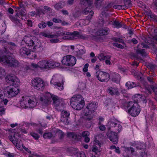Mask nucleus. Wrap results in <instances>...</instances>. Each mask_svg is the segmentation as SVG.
<instances>
[{"label": "nucleus", "mask_w": 157, "mask_h": 157, "mask_svg": "<svg viewBox=\"0 0 157 157\" xmlns=\"http://www.w3.org/2000/svg\"><path fill=\"white\" fill-rule=\"evenodd\" d=\"M4 52L7 55L0 56V62L6 64L9 67L17 68L19 66L20 63L14 56L12 53L9 52L6 48H4Z\"/></svg>", "instance_id": "1"}, {"label": "nucleus", "mask_w": 157, "mask_h": 157, "mask_svg": "<svg viewBox=\"0 0 157 157\" xmlns=\"http://www.w3.org/2000/svg\"><path fill=\"white\" fill-rule=\"evenodd\" d=\"M134 97L138 99H136V102L129 101L127 103H125L124 108L127 109L128 112L133 117H136L140 113V106L138 104L137 102L140 100L143 96L139 94L135 95Z\"/></svg>", "instance_id": "2"}, {"label": "nucleus", "mask_w": 157, "mask_h": 157, "mask_svg": "<svg viewBox=\"0 0 157 157\" xmlns=\"http://www.w3.org/2000/svg\"><path fill=\"white\" fill-rule=\"evenodd\" d=\"M79 32L77 31H74L73 33L61 31H59L56 32L55 36H58L61 35H66L63 36V39L64 40H72L74 39L75 37L78 35Z\"/></svg>", "instance_id": "3"}, {"label": "nucleus", "mask_w": 157, "mask_h": 157, "mask_svg": "<svg viewBox=\"0 0 157 157\" xmlns=\"http://www.w3.org/2000/svg\"><path fill=\"white\" fill-rule=\"evenodd\" d=\"M75 57L71 55L66 56L63 57L61 61L62 64L67 66H72L76 63Z\"/></svg>", "instance_id": "4"}, {"label": "nucleus", "mask_w": 157, "mask_h": 157, "mask_svg": "<svg viewBox=\"0 0 157 157\" xmlns=\"http://www.w3.org/2000/svg\"><path fill=\"white\" fill-rule=\"evenodd\" d=\"M32 84L34 88L37 90H42L44 89L45 83L40 78H36L33 79L32 81Z\"/></svg>", "instance_id": "5"}, {"label": "nucleus", "mask_w": 157, "mask_h": 157, "mask_svg": "<svg viewBox=\"0 0 157 157\" xmlns=\"http://www.w3.org/2000/svg\"><path fill=\"white\" fill-rule=\"evenodd\" d=\"M96 75L98 80L101 82H107L110 78L109 74L100 70L96 72Z\"/></svg>", "instance_id": "6"}, {"label": "nucleus", "mask_w": 157, "mask_h": 157, "mask_svg": "<svg viewBox=\"0 0 157 157\" xmlns=\"http://www.w3.org/2000/svg\"><path fill=\"white\" fill-rule=\"evenodd\" d=\"M6 81L8 83L15 86H18L19 85V80L14 75H8L6 77Z\"/></svg>", "instance_id": "7"}, {"label": "nucleus", "mask_w": 157, "mask_h": 157, "mask_svg": "<svg viewBox=\"0 0 157 157\" xmlns=\"http://www.w3.org/2000/svg\"><path fill=\"white\" fill-rule=\"evenodd\" d=\"M17 87L13 85L12 86L8 87L7 88V92L9 97H13L18 94L20 90Z\"/></svg>", "instance_id": "8"}, {"label": "nucleus", "mask_w": 157, "mask_h": 157, "mask_svg": "<svg viewBox=\"0 0 157 157\" xmlns=\"http://www.w3.org/2000/svg\"><path fill=\"white\" fill-rule=\"evenodd\" d=\"M108 138L114 144H117L118 142V135L115 132L108 131L106 133Z\"/></svg>", "instance_id": "9"}, {"label": "nucleus", "mask_w": 157, "mask_h": 157, "mask_svg": "<svg viewBox=\"0 0 157 157\" xmlns=\"http://www.w3.org/2000/svg\"><path fill=\"white\" fill-rule=\"evenodd\" d=\"M52 97V94L48 92L45 94L44 97H41L40 100L42 101L43 105L46 106L51 102Z\"/></svg>", "instance_id": "10"}, {"label": "nucleus", "mask_w": 157, "mask_h": 157, "mask_svg": "<svg viewBox=\"0 0 157 157\" xmlns=\"http://www.w3.org/2000/svg\"><path fill=\"white\" fill-rule=\"evenodd\" d=\"M97 104L95 103H89L86 107V108L88 110V111H86L85 113V115L87 116L94 112L97 109Z\"/></svg>", "instance_id": "11"}, {"label": "nucleus", "mask_w": 157, "mask_h": 157, "mask_svg": "<svg viewBox=\"0 0 157 157\" xmlns=\"http://www.w3.org/2000/svg\"><path fill=\"white\" fill-rule=\"evenodd\" d=\"M82 103H84V101L83 98L80 95L77 94L73 96L71 99L70 104L73 103V102H80Z\"/></svg>", "instance_id": "12"}, {"label": "nucleus", "mask_w": 157, "mask_h": 157, "mask_svg": "<svg viewBox=\"0 0 157 157\" xmlns=\"http://www.w3.org/2000/svg\"><path fill=\"white\" fill-rule=\"evenodd\" d=\"M39 67L45 69H49L54 66L51 63L46 60H42L38 62Z\"/></svg>", "instance_id": "13"}, {"label": "nucleus", "mask_w": 157, "mask_h": 157, "mask_svg": "<svg viewBox=\"0 0 157 157\" xmlns=\"http://www.w3.org/2000/svg\"><path fill=\"white\" fill-rule=\"evenodd\" d=\"M67 136L69 138L74 139L75 140H78L81 139V136L77 133L75 132H69L67 133Z\"/></svg>", "instance_id": "14"}, {"label": "nucleus", "mask_w": 157, "mask_h": 157, "mask_svg": "<svg viewBox=\"0 0 157 157\" xmlns=\"http://www.w3.org/2000/svg\"><path fill=\"white\" fill-rule=\"evenodd\" d=\"M70 104L74 109L76 110H80L84 106L85 103H82V102L79 103L73 102V103H71Z\"/></svg>", "instance_id": "15"}, {"label": "nucleus", "mask_w": 157, "mask_h": 157, "mask_svg": "<svg viewBox=\"0 0 157 157\" xmlns=\"http://www.w3.org/2000/svg\"><path fill=\"white\" fill-rule=\"evenodd\" d=\"M29 98L22 97V99L20 101V105L23 108H26L29 107L28 106Z\"/></svg>", "instance_id": "16"}, {"label": "nucleus", "mask_w": 157, "mask_h": 157, "mask_svg": "<svg viewBox=\"0 0 157 157\" xmlns=\"http://www.w3.org/2000/svg\"><path fill=\"white\" fill-rule=\"evenodd\" d=\"M109 32V29L108 28H105L99 29L97 32V35L99 36H103L108 34Z\"/></svg>", "instance_id": "17"}, {"label": "nucleus", "mask_w": 157, "mask_h": 157, "mask_svg": "<svg viewBox=\"0 0 157 157\" xmlns=\"http://www.w3.org/2000/svg\"><path fill=\"white\" fill-rule=\"evenodd\" d=\"M52 98L53 101V105L55 107H59L61 104L60 100L58 96L52 95Z\"/></svg>", "instance_id": "18"}, {"label": "nucleus", "mask_w": 157, "mask_h": 157, "mask_svg": "<svg viewBox=\"0 0 157 157\" xmlns=\"http://www.w3.org/2000/svg\"><path fill=\"white\" fill-rule=\"evenodd\" d=\"M23 41H24L29 46H32L34 44V42L30 37L25 36Z\"/></svg>", "instance_id": "19"}, {"label": "nucleus", "mask_w": 157, "mask_h": 157, "mask_svg": "<svg viewBox=\"0 0 157 157\" xmlns=\"http://www.w3.org/2000/svg\"><path fill=\"white\" fill-rule=\"evenodd\" d=\"M113 5L111 2L105 5L101 9L102 15L105 14L106 12L110 11V9L112 7Z\"/></svg>", "instance_id": "20"}, {"label": "nucleus", "mask_w": 157, "mask_h": 157, "mask_svg": "<svg viewBox=\"0 0 157 157\" xmlns=\"http://www.w3.org/2000/svg\"><path fill=\"white\" fill-rule=\"evenodd\" d=\"M30 50L29 48L24 47L21 48L19 50L20 53L22 56H28L30 54Z\"/></svg>", "instance_id": "21"}, {"label": "nucleus", "mask_w": 157, "mask_h": 157, "mask_svg": "<svg viewBox=\"0 0 157 157\" xmlns=\"http://www.w3.org/2000/svg\"><path fill=\"white\" fill-rule=\"evenodd\" d=\"M108 91L111 95H118L119 94V92L117 88L111 87L108 89Z\"/></svg>", "instance_id": "22"}, {"label": "nucleus", "mask_w": 157, "mask_h": 157, "mask_svg": "<svg viewBox=\"0 0 157 157\" xmlns=\"http://www.w3.org/2000/svg\"><path fill=\"white\" fill-rule=\"evenodd\" d=\"M35 100V101L29 98L28 106L29 107L33 108L36 106L37 104V101L36 99Z\"/></svg>", "instance_id": "23"}, {"label": "nucleus", "mask_w": 157, "mask_h": 157, "mask_svg": "<svg viewBox=\"0 0 157 157\" xmlns=\"http://www.w3.org/2000/svg\"><path fill=\"white\" fill-rule=\"evenodd\" d=\"M117 123L113 121H110L108 123V126H109L108 131H111V130H113Z\"/></svg>", "instance_id": "24"}, {"label": "nucleus", "mask_w": 157, "mask_h": 157, "mask_svg": "<svg viewBox=\"0 0 157 157\" xmlns=\"http://www.w3.org/2000/svg\"><path fill=\"white\" fill-rule=\"evenodd\" d=\"M93 0H80L81 4L85 6L91 5L92 3Z\"/></svg>", "instance_id": "25"}, {"label": "nucleus", "mask_w": 157, "mask_h": 157, "mask_svg": "<svg viewBox=\"0 0 157 157\" xmlns=\"http://www.w3.org/2000/svg\"><path fill=\"white\" fill-rule=\"evenodd\" d=\"M103 0H95L94 4L96 8H100L103 2Z\"/></svg>", "instance_id": "26"}, {"label": "nucleus", "mask_w": 157, "mask_h": 157, "mask_svg": "<svg viewBox=\"0 0 157 157\" xmlns=\"http://www.w3.org/2000/svg\"><path fill=\"white\" fill-rule=\"evenodd\" d=\"M111 57L110 56H104L103 54H101L99 56L98 58L101 61L106 59H110Z\"/></svg>", "instance_id": "27"}, {"label": "nucleus", "mask_w": 157, "mask_h": 157, "mask_svg": "<svg viewBox=\"0 0 157 157\" xmlns=\"http://www.w3.org/2000/svg\"><path fill=\"white\" fill-rule=\"evenodd\" d=\"M126 86L130 89L133 87H135L136 86V84L134 82H128L126 83Z\"/></svg>", "instance_id": "28"}, {"label": "nucleus", "mask_w": 157, "mask_h": 157, "mask_svg": "<svg viewBox=\"0 0 157 157\" xmlns=\"http://www.w3.org/2000/svg\"><path fill=\"white\" fill-rule=\"evenodd\" d=\"M122 128V126L120 124H117L115 125L114 128H113V130L114 131L113 132H119L121 130Z\"/></svg>", "instance_id": "29"}, {"label": "nucleus", "mask_w": 157, "mask_h": 157, "mask_svg": "<svg viewBox=\"0 0 157 157\" xmlns=\"http://www.w3.org/2000/svg\"><path fill=\"white\" fill-rule=\"evenodd\" d=\"M136 148L138 149L142 150H143L141 152L142 153H143V152H145V146L144 144L143 143H141L140 145H138L136 147Z\"/></svg>", "instance_id": "30"}, {"label": "nucleus", "mask_w": 157, "mask_h": 157, "mask_svg": "<svg viewBox=\"0 0 157 157\" xmlns=\"http://www.w3.org/2000/svg\"><path fill=\"white\" fill-rule=\"evenodd\" d=\"M124 8H123V9L125 10L127 8V6L128 7V6L131 5V3L130 0H124Z\"/></svg>", "instance_id": "31"}, {"label": "nucleus", "mask_w": 157, "mask_h": 157, "mask_svg": "<svg viewBox=\"0 0 157 157\" xmlns=\"http://www.w3.org/2000/svg\"><path fill=\"white\" fill-rule=\"evenodd\" d=\"M149 45H150V48L155 53L157 52V46L156 44L153 43L149 44Z\"/></svg>", "instance_id": "32"}, {"label": "nucleus", "mask_w": 157, "mask_h": 157, "mask_svg": "<svg viewBox=\"0 0 157 157\" xmlns=\"http://www.w3.org/2000/svg\"><path fill=\"white\" fill-rule=\"evenodd\" d=\"M61 121L63 123V124L65 125H67L69 123L67 117H61Z\"/></svg>", "instance_id": "33"}, {"label": "nucleus", "mask_w": 157, "mask_h": 157, "mask_svg": "<svg viewBox=\"0 0 157 157\" xmlns=\"http://www.w3.org/2000/svg\"><path fill=\"white\" fill-rule=\"evenodd\" d=\"M62 117H67L68 118L70 116L69 112H67L65 110H63L62 112Z\"/></svg>", "instance_id": "34"}, {"label": "nucleus", "mask_w": 157, "mask_h": 157, "mask_svg": "<svg viewBox=\"0 0 157 157\" xmlns=\"http://www.w3.org/2000/svg\"><path fill=\"white\" fill-rule=\"evenodd\" d=\"M9 18L12 21L14 22H16L17 23H20L19 19L11 15L9 16Z\"/></svg>", "instance_id": "35"}, {"label": "nucleus", "mask_w": 157, "mask_h": 157, "mask_svg": "<svg viewBox=\"0 0 157 157\" xmlns=\"http://www.w3.org/2000/svg\"><path fill=\"white\" fill-rule=\"evenodd\" d=\"M54 7L56 9L59 10V9L62 8L63 7V6L61 3L59 2L55 5Z\"/></svg>", "instance_id": "36"}, {"label": "nucleus", "mask_w": 157, "mask_h": 157, "mask_svg": "<svg viewBox=\"0 0 157 157\" xmlns=\"http://www.w3.org/2000/svg\"><path fill=\"white\" fill-rule=\"evenodd\" d=\"M113 25H115L116 27L119 28L122 26V25L117 21H115L113 23Z\"/></svg>", "instance_id": "37"}, {"label": "nucleus", "mask_w": 157, "mask_h": 157, "mask_svg": "<svg viewBox=\"0 0 157 157\" xmlns=\"http://www.w3.org/2000/svg\"><path fill=\"white\" fill-rule=\"evenodd\" d=\"M136 52L138 53L141 54L142 56H145L146 54L145 49H138L136 51Z\"/></svg>", "instance_id": "38"}, {"label": "nucleus", "mask_w": 157, "mask_h": 157, "mask_svg": "<svg viewBox=\"0 0 157 157\" xmlns=\"http://www.w3.org/2000/svg\"><path fill=\"white\" fill-rule=\"evenodd\" d=\"M34 48H35L36 50V51L38 52H41L43 50V48L42 46H40L38 47L34 46Z\"/></svg>", "instance_id": "39"}, {"label": "nucleus", "mask_w": 157, "mask_h": 157, "mask_svg": "<svg viewBox=\"0 0 157 157\" xmlns=\"http://www.w3.org/2000/svg\"><path fill=\"white\" fill-rule=\"evenodd\" d=\"M72 15L75 18H77L81 15V12L79 11H77L73 12Z\"/></svg>", "instance_id": "40"}, {"label": "nucleus", "mask_w": 157, "mask_h": 157, "mask_svg": "<svg viewBox=\"0 0 157 157\" xmlns=\"http://www.w3.org/2000/svg\"><path fill=\"white\" fill-rule=\"evenodd\" d=\"M134 74L135 76H136V78H137V79H142V74L141 73L136 72Z\"/></svg>", "instance_id": "41"}, {"label": "nucleus", "mask_w": 157, "mask_h": 157, "mask_svg": "<svg viewBox=\"0 0 157 157\" xmlns=\"http://www.w3.org/2000/svg\"><path fill=\"white\" fill-rule=\"evenodd\" d=\"M47 24L46 23L42 21L41 23L38 24V26L40 28H44L46 27Z\"/></svg>", "instance_id": "42"}, {"label": "nucleus", "mask_w": 157, "mask_h": 157, "mask_svg": "<svg viewBox=\"0 0 157 157\" xmlns=\"http://www.w3.org/2000/svg\"><path fill=\"white\" fill-rule=\"evenodd\" d=\"M52 134L51 132H48L47 133H44L43 135L44 137L45 138H50L52 136Z\"/></svg>", "instance_id": "43"}, {"label": "nucleus", "mask_w": 157, "mask_h": 157, "mask_svg": "<svg viewBox=\"0 0 157 157\" xmlns=\"http://www.w3.org/2000/svg\"><path fill=\"white\" fill-rule=\"evenodd\" d=\"M150 87L151 89L153 90L155 93V95L157 94V85H152Z\"/></svg>", "instance_id": "44"}, {"label": "nucleus", "mask_w": 157, "mask_h": 157, "mask_svg": "<svg viewBox=\"0 0 157 157\" xmlns=\"http://www.w3.org/2000/svg\"><path fill=\"white\" fill-rule=\"evenodd\" d=\"M94 14V12L93 11L91 10L90 12V13H89V15L86 17V19L88 21L90 20L91 19L92 16Z\"/></svg>", "instance_id": "45"}, {"label": "nucleus", "mask_w": 157, "mask_h": 157, "mask_svg": "<svg viewBox=\"0 0 157 157\" xmlns=\"http://www.w3.org/2000/svg\"><path fill=\"white\" fill-rule=\"evenodd\" d=\"M57 133L58 134L60 139H62L64 137V135L62 131L60 130H58L57 132Z\"/></svg>", "instance_id": "46"}, {"label": "nucleus", "mask_w": 157, "mask_h": 157, "mask_svg": "<svg viewBox=\"0 0 157 157\" xmlns=\"http://www.w3.org/2000/svg\"><path fill=\"white\" fill-rule=\"evenodd\" d=\"M89 9H89L88 7H86L83 10H82V13L83 14L87 15L89 13H90V12L91 11Z\"/></svg>", "instance_id": "47"}, {"label": "nucleus", "mask_w": 157, "mask_h": 157, "mask_svg": "<svg viewBox=\"0 0 157 157\" xmlns=\"http://www.w3.org/2000/svg\"><path fill=\"white\" fill-rule=\"evenodd\" d=\"M84 116V119L87 121H90L93 118V117L91 115V114L87 116H85V114Z\"/></svg>", "instance_id": "48"}, {"label": "nucleus", "mask_w": 157, "mask_h": 157, "mask_svg": "<svg viewBox=\"0 0 157 157\" xmlns=\"http://www.w3.org/2000/svg\"><path fill=\"white\" fill-rule=\"evenodd\" d=\"M8 47L11 49H13V48L16 47V45L13 43L10 42L8 43Z\"/></svg>", "instance_id": "49"}, {"label": "nucleus", "mask_w": 157, "mask_h": 157, "mask_svg": "<svg viewBox=\"0 0 157 157\" xmlns=\"http://www.w3.org/2000/svg\"><path fill=\"white\" fill-rule=\"evenodd\" d=\"M30 135L36 140H37L40 137V136L34 132H31Z\"/></svg>", "instance_id": "50"}, {"label": "nucleus", "mask_w": 157, "mask_h": 157, "mask_svg": "<svg viewBox=\"0 0 157 157\" xmlns=\"http://www.w3.org/2000/svg\"><path fill=\"white\" fill-rule=\"evenodd\" d=\"M112 40L115 42H117L121 43L123 42V40L119 38L113 37L112 38Z\"/></svg>", "instance_id": "51"}, {"label": "nucleus", "mask_w": 157, "mask_h": 157, "mask_svg": "<svg viewBox=\"0 0 157 157\" xmlns=\"http://www.w3.org/2000/svg\"><path fill=\"white\" fill-rule=\"evenodd\" d=\"M90 135L89 132L87 131H85L83 132L82 134V137H87Z\"/></svg>", "instance_id": "52"}, {"label": "nucleus", "mask_w": 157, "mask_h": 157, "mask_svg": "<svg viewBox=\"0 0 157 157\" xmlns=\"http://www.w3.org/2000/svg\"><path fill=\"white\" fill-rule=\"evenodd\" d=\"M42 35L44 37H47L48 38H53L54 37L55 35H48L46 33H43Z\"/></svg>", "instance_id": "53"}, {"label": "nucleus", "mask_w": 157, "mask_h": 157, "mask_svg": "<svg viewBox=\"0 0 157 157\" xmlns=\"http://www.w3.org/2000/svg\"><path fill=\"white\" fill-rule=\"evenodd\" d=\"M26 10L24 9V8H23L21 10L20 14L21 16H24L26 15Z\"/></svg>", "instance_id": "54"}, {"label": "nucleus", "mask_w": 157, "mask_h": 157, "mask_svg": "<svg viewBox=\"0 0 157 157\" xmlns=\"http://www.w3.org/2000/svg\"><path fill=\"white\" fill-rule=\"evenodd\" d=\"M113 45L115 47L121 49H123L124 48V47L120 44L114 43Z\"/></svg>", "instance_id": "55"}, {"label": "nucleus", "mask_w": 157, "mask_h": 157, "mask_svg": "<svg viewBox=\"0 0 157 157\" xmlns=\"http://www.w3.org/2000/svg\"><path fill=\"white\" fill-rule=\"evenodd\" d=\"M124 5H115L113 6V8L116 9H119V10H120L121 9H122V7L124 8Z\"/></svg>", "instance_id": "56"}, {"label": "nucleus", "mask_w": 157, "mask_h": 157, "mask_svg": "<svg viewBox=\"0 0 157 157\" xmlns=\"http://www.w3.org/2000/svg\"><path fill=\"white\" fill-rule=\"evenodd\" d=\"M92 151L95 153L96 154H97L98 152H99L98 148L97 146H94L92 149Z\"/></svg>", "instance_id": "57"}, {"label": "nucleus", "mask_w": 157, "mask_h": 157, "mask_svg": "<svg viewBox=\"0 0 157 157\" xmlns=\"http://www.w3.org/2000/svg\"><path fill=\"white\" fill-rule=\"evenodd\" d=\"M118 76H115V77H113L112 78V80L117 83L119 82V80L117 78Z\"/></svg>", "instance_id": "58"}, {"label": "nucleus", "mask_w": 157, "mask_h": 157, "mask_svg": "<svg viewBox=\"0 0 157 157\" xmlns=\"http://www.w3.org/2000/svg\"><path fill=\"white\" fill-rule=\"evenodd\" d=\"M77 36L79 37L81 39H84V40L86 39L87 38H88V36H83L82 35H79V33L78 34V35L76 36H75V37H77Z\"/></svg>", "instance_id": "59"}, {"label": "nucleus", "mask_w": 157, "mask_h": 157, "mask_svg": "<svg viewBox=\"0 0 157 157\" xmlns=\"http://www.w3.org/2000/svg\"><path fill=\"white\" fill-rule=\"evenodd\" d=\"M31 67L34 68H36L39 67L38 63V64H36L34 63H32L31 64Z\"/></svg>", "instance_id": "60"}, {"label": "nucleus", "mask_w": 157, "mask_h": 157, "mask_svg": "<svg viewBox=\"0 0 157 157\" xmlns=\"http://www.w3.org/2000/svg\"><path fill=\"white\" fill-rule=\"evenodd\" d=\"M5 74L4 70L1 67H0V77L4 75Z\"/></svg>", "instance_id": "61"}, {"label": "nucleus", "mask_w": 157, "mask_h": 157, "mask_svg": "<svg viewBox=\"0 0 157 157\" xmlns=\"http://www.w3.org/2000/svg\"><path fill=\"white\" fill-rule=\"evenodd\" d=\"M52 21L55 23H61L62 22V21L61 20L57 19V18H54L52 19Z\"/></svg>", "instance_id": "62"}, {"label": "nucleus", "mask_w": 157, "mask_h": 157, "mask_svg": "<svg viewBox=\"0 0 157 157\" xmlns=\"http://www.w3.org/2000/svg\"><path fill=\"white\" fill-rule=\"evenodd\" d=\"M152 91H144V93H145L144 96L147 97L149 94H151Z\"/></svg>", "instance_id": "63"}, {"label": "nucleus", "mask_w": 157, "mask_h": 157, "mask_svg": "<svg viewBox=\"0 0 157 157\" xmlns=\"http://www.w3.org/2000/svg\"><path fill=\"white\" fill-rule=\"evenodd\" d=\"M78 157H85V155L83 152L78 153L77 154Z\"/></svg>", "instance_id": "64"}]
</instances>
